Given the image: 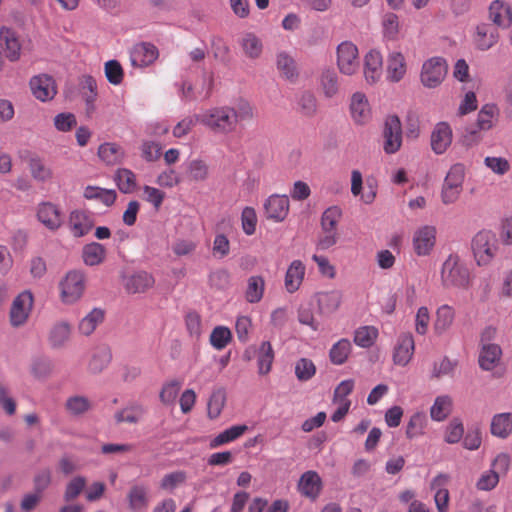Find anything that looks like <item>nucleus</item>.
Returning a JSON list of instances; mask_svg holds the SVG:
<instances>
[{"instance_id":"obj_1","label":"nucleus","mask_w":512,"mask_h":512,"mask_svg":"<svg viewBox=\"0 0 512 512\" xmlns=\"http://www.w3.org/2000/svg\"><path fill=\"white\" fill-rule=\"evenodd\" d=\"M199 119L201 124L216 134H229L237 128L235 109L229 106L202 111Z\"/></svg>"},{"instance_id":"obj_2","label":"nucleus","mask_w":512,"mask_h":512,"mask_svg":"<svg viewBox=\"0 0 512 512\" xmlns=\"http://www.w3.org/2000/svg\"><path fill=\"white\" fill-rule=\"evenodd\" d=\"M470 273L468 268L460 261L456 254H450L442 264L441 282L445 288H467Z\"/></svg>"},{"instance_id":"obj_3","label":"nucleus","mask_w":512,"mask_h":512,"mask_svg":"<svg viewBox=\"0 0 512 512\" xmlns=\"http://www.w3.org/2000/svg\"><path fill=\"white\" fill-rule=\"evenodd\" d=\"M465 178V168L462 164H454L448 171L441 190V200L444 204L456 202L462 192Z\"/></svg>"},{"instance_id":"obj_4","label":"nucleus","mask_w":512,"mask_h":512,"mask_svg":"<svg viewBox=\"0 0 512 512\" xmlns=\"http://www.w3.org/2000/svg\"><path fill=\"white\" fill-rule=\"evenodd\" d=\"M497 240L490 231L478 232L472 240V251L479 266L487 265L495 256Z\"/></svg>"},{"instance_id":"obj_5","label":"nucleus","mask_w":512,"mask_h":512,"mask_svg":"<svg viewBox=\"0 0 512 512\" xmlns=\"http://www.w3.org/2000/svg\"><path fill=\"white\" fill-rule=\"evenodd\" d=\"M447 63L442 57H432L425 61L421 71V82L425 87L435 88L447 74Z\"/></svg>"},{"instance_id":"obj_6","label":"nucleus","mask_w":512,"mask_h":512,"mask_svg":"<svg viewBox=\"0 0 512 512\" xmlns=\"http://www.w3.org/2000/svg\"><path fill=\"white\" fill-rule=\"evenodd\" d=\"M337 66L344 75L355 74L360 66L358 48L350 41H344L337 47Z\"/></svg>"},{"instance_id":"obj_7","label":"nucleus","mask_w":512,"mask_h":512,"mask_svg":"<svg viewBox=\"0 0 512 512\" xmlns=\"http://www.w3.org/2000/svg\"><path fill=\"white\" fill-rule=\"evenodd\" d=\"M383 150L386 154H394L402 145V125L396 115L388 116L383 127Z\"/></svg>"},{"instance_id":"obj_8","label":"nucleus","mask_w":512,"mask_h":512,"mask_svg":"<svg viewBox=\"0 0 512 512\" xmlns=\"http://www.w3.org/2000/svg\"><path fill=\"white\" fill-rule=\"evenodd\" d=\"M62 299L66 303L77 301L84 291V275L80 271H70L60 283Z\"/></svg>"},{"instance_id":"obj_9","label":"nucleus","mask_w":512,"mask_h":512,"mask_svg":"<svg viewBox=\"0 0 512 512\" xmlns=\"http://www.w3.org/2000/svg\"><path fill=\"white\" fill-rule=\"evenodd\" d=\"M33 306V296L30 291H23L13 301L10 310V322L14 327L22 326L28 319Z\"/></svg>"},{"instance_id":"obj_10","label":"nucleus","mask_w":512,"mask_h":512,"mask_svg":"<svg viewBox=\"0 0 512 512\" xmlns=\"http://www.w3.org/2000/svg\"><path fill=\"white\" fill-rule=\"evenodd\" d=\"M436 242V228L425 225L417 229L413 236V248L418 256H427L431 253Z\"/></svg>"},{"instance_id":"obj_11","label":"nucleus","mask_w":512,"mask_h":512,"mask_svg":"<svg viewBox=\"0 0 512 512\" xmlns=\"http://www.w3.org/2000/svg\"><path fill=\"white\" fill-rule=\"evenodd\" d=\"M30 88L35 98L42 102L51 100L56 95L54 79L47 74L32 77L30 80Z\"/></svg>"},{"instance_id":"obj_12","label":"nucleus","mask_w":512,"mask_h":512,"mask_svg":"<svg viewBox=\"0 0 512 512\" xmlns=\"http://www.w3.org/2000/svg\"><path fill=\"white\" fill-rule=\"evenodd\" d=\"M322 487L323 482L320 475L313 470L304 472L297 483L299 493L312 500L320 495Z\"/></svg>"},{"instance_id":"obj_13","label":"nucleus","mask_w":512,"mask_h":512,"mask_svg":"<svg viewBox=\"0 0 512 512\" xmlns=\"http://www.w3.org/2000/svg\"><path fill=\"white\" fill-rule=\"evenodd\" d=\"M158 58V49L151 43L136 44L130 52V61L134 67H147Z\"/></svg>"},{"instance_id":"obj_14","label":"nucleus","mask_w":512,"mask_h":512,"mask_svg":"<svg viewBox=\"0 0 512 512\" xmlns=\"http://www.w3.org/2000/svg\"><path fill=\"white\" fill-rule=\"evenodd\" d=\"M38 220L49 230L59 229L63 223L61 210L50 202L41 203L37 209Z\"/></svg>"},{"instance_id":"obj_15","label":"nucleus","mask_w":512,"mask_h":512,"mask_svg":"<svg viewBox=\"0 0 512 512\" xmlns=\"http://www.w3.org/2000/svg\"><path fill=\"white\" fill-rule=\"evenodd\" d=\"M266 217L276 222L283 221L289 211V199L286 195H271L264 203Z\"/></svg>"},{"instance_id":"obj_16","label":"nucleus","mask_w":512,"mask_h":512,"mask_svg":"<svg viewBox=\"0 0 512 512\" xmlns=\"http://www.w3.org/2000/svg\"><path fill=\"white\" fill-rule=\"evenodd\" d=\"M414 339L411 333H401L394 348L393 361L396 365L405 366L414 353Z\"/></svg>"},{"instance_id":"obj_17","label":"nucleus","mask_w":512,"mask_h":512,"mask_svg":"<svg viewBox=\"0 0 512 512\" xmlns=\"http://www.w3.org/2000/svg\"><path fill=\"white\" fill-rule=\"evenodd\" d=\"M112 360V352L108 345L101 344L96 346L90 354L88 361V371L97 375L102 373Z\"/></svg>"},{"instance_id":"obj_18","label":"nucleus","mask_w":512,"mask_h":512,"mask_svg":"<svg viewBox=\"0 0 512 512\" xmlns=\"http://www.w3.org/2000/svg\"><path fill=\"white\" fill-rule=\"evenodd\" d=\"M383 59L378 50H370L364 58V77L370 84L376 83L382 74Z\"/></svg>"},{"instance_id":"obj_19","label":"nucleus","mask_w":512,"mask_h":512,"mask_svg":"<svg viewBox=\"0 0 512 512\" xmlns=\"http://www.w3.org/2000/svg\"><path fill=\"white\" fill-rule=\"evenodd\" d=\"M319 314L330 316L339 308L342 301V294L338 290L319 292L316 294Z\"/></svg>"},{"instance_id":"obj_20","label":"nucleus","mask_w":512,"mask_h":512,"mask_svg":"<svg viewBox=\"0 0 512 512\" xmlns=\"http://www.w3.org/2000/svg\"><path fill=\"white\" fill-rule=\"evenodd\" d=\"M0 42L4 45V52L6 58L15 62L19 60L21 55V44L16 33L7 27L0 29Z\"/></svg>"},{"instance_id":"obj_21","label":"nucleus","mask_w":512,"mask_h":512,"mask_svg":"<svg viewBox=\"0 0 512 512\" xmlns=\"http://www.w3.org/2000/svg\"><path fill=\"white\" fill-rule=\"evenodd\" d=\"M489 18L499 27H509L512 23V9L508 3L495 0L489 7Z\"/></svg>"},{"instance_id":"obj_22","label":"nucleus","mask_w":512,"mask_h":512,"mask_svg":"<svg viewBox=\"0 0 512 512\" xmlns=\"http://www.w3.org/2000/svg\"><path fill=\"white\" fill-rule=\"evenodd\" d=\"M93 225V219L86 212L75 210L70 213L69 227L75 237L86 235L92 229Z\"/></svg>"},{"instance_id":"obj_23","label":"nucleus","mask_w":512,"mask_h":512,"mask_svg":"<svg viewBox=\"0 0 512 512\" xmlns=\"http://www.w3.org/2000/svg\"><path fill=\"white\" fill-rule=\"evenodd\" d=\"M452 141V132L448 124L439 123L434 128L431 135V147L436 154H442L446 151Z\"/></svg>"},{"instance_id":"obj_24","label":"nucleus","mask_w":512,"mask_h":512,"mask_svg":"<svg viewBox=\"0 0 512 512\" xmlns=\"http://www.w3.org/2000/svg\"><path fill=\"white\" fill-rule=\"evenodd\" d=\"M350 112L354 122L357 124H364L370 119L368 100L363 93L356 92L352 95Z\"/></svg>"},{"instance_id":"obj_25","label":"nucleus","mask_w":512,"mask_h":512,"mask_svg":"<svg viewBox=\"0 0 512 512\" xmlns=\"http://www.w3.org/2000/svg\"><path fill=\"white\" fill-rule=\"evenodd\" d=\"M155 280L151 274L145 271H138L127 277L125 280V288L129 293H143L151 288Z\"/></svg>"},{"instance_id":"obj_26","label":"nucleus","mask_w":512,"mask_h":512,"mask_svg":"<svg viewBox=\"0 0 512 512\" xmlns=\"http://www.w3.org/2000/svg\"><path fill=\"white\" fill-rule=\"evenodd\" d=\"M406 73L405 58L401 52L391 51L387 57V78L392 82L400 81Z\"/></svg>"},{"instance_id":"obj_27","label":"nucleus","mask_w":512,"mask_h":512,"mask_svg":"<svg viewBox=\"0 0 512 512\" xmlns=\"http://www.w3.org/2000/svg\"><path fill=\"white\" fill-rule=\"evenodd\" d=\"M305 265L300 260H294L289 265L285 275V288L287 292L297 291L304 279Z\"/></svg>"},{"instance_id":"obj_28","label":"nucleus","mask_w":512,"mask_h":512,"mask_svg":"<svg viewBox=\"0 0 512 512\" xmlns=\"http://www.w3.org/2000/svg\"><path fill=\"white\" fill-rule=\"evenodd\" d=\"M71 335V327L67 322H58L54 324L48 334L49 345L53 349H59L65 346Z\"/></svg>"},{"instance_id":"obj_29","label":"nucleus","mask_w":512,"mask_h":512,"mask_svg":"<svg viewBox=\"0 0 512 512\" xmlns=\"http://www.w3.org/2000/svg\"><path fill=\"white\" fill-rule=\"evenodd\" d=\"M498 31L495 27L489 24H480L476 28L475 42L480 50H488L498 40Z\"/></svg>"},{"instance_id":"obj_30","label":"nucleus","mask_w":512,"mask_h":512,"mask_svg":"<svg viewBox=\"0 0 512 512\" xmlns=\"http://www.w3.org/2000/svg\"><path fill=\"white\" fill-rule=\"evenodd\" d=\"M501 348L497 344L483 343L480 355L479 365L483 370H492L500 360Z\"/></svg>"},{"instance_id":"obj_31","label":"nucleus","mask_w":512,"mask_h":512,"mask_svg":"<svg viewBox=\"0 0 512 512\" xmlns=\"http://www.w3.org/2000/svg\"><path fill=\"white\" fill-rule=\"evenodd\" d=\"M148 489L144 485H134L130 488L127 499L129 509L133 512H140L148 506Z\"/></svg>"},{"instance_id":"obj_32","label":"nucleus","mask_w":512,"mask_h":512,"mask_svg":"<svg viewBox=\"0 0 512 512\" xmlns=\"http://www.w3.org/2000/svg\"><path fill=\"white\" fill-rule=\"evenodd\" d=\"M320 88L325 98L331 99L339 92V78L333 69H325L320 75Z\"/></svg>"},{"instance_id":"obj_33","label":"nucleus","mask_w":512,"mask_h":512,"mask_svg":"<svg viewBox=\"0 0 512 512\" xmlns=\"http://www.w3.org/2000/svg\"><path fill=\"white\" fill-rule=\"evenodd\" d=\"M512 432V413H500L491 421V433L498 438H507Z\"/></svg>"},{"instance_id":"obj_34","label":"nucleus","mask_w":512,"mask_h":512,"mask_svg":"<svg viewBox=\"0 0 512 512\" xmlns=\"http://www.w3.org/2000/svg\"><path fill=\"white\" fill-rule=\"evenodd\" d=\"M265 281L260 275L250 276L247 280L245 299L248 303L255 304L261 301L264 295Z\"/></svg>"},{"instance_id":"obj_35","label":"nucleus","mask_w":512,"mask_h":512,"mask_svg":"<svg viewBox=\"0 0 512 512\" xmlns=\"http://www.w3.org/2000/svg\"><path fill=\"white\" fill-rule=\"evenodd\" d=\"M98 156L107 165H116L122 161L124 151L116 143H103L98 148Z\"/></svg>"},{"instance_id":"obj_36","label":"nucleus","mask_w":512,"mask_h":512,"mask_svg":"<svg viewBox=\"0 0 512 512\" xmlns=\"http://www.w3.org/2000/svg\"><path fill=\"white\" fill-rule=\"evenodd\" d=\"M455 312L453 308L447 304L440 306L436 312L434 329L437 334L445 333L453 324Z\"/></svg>"},{"instance_id":"obj_37","label":"nucleus","mask_w":512,"mask_h":512,"mask_svg":"<svg viewBox=\"0 0 512 512\" xmlns=\"http://www.w3.org/2000/svg\"><path fill=\"white\" fill-rule=\"evenodd\" d=\"M29 369L34 378L45 379L51 374L53 364L49 357L44 355H36L32 357Z\"/></svg>"},{"instance_id":"obj_38","label":"nucleus","mask_w":512,"mask_h":512,"mask_svg":"<svg viewBox=\"0 0 512 512\" xmlns=\"http://www.w3.org/2000/svg\"><path fill=\"white\" fill-rule=\"evenodd\" d=\"M104 320V311L100 308L91 310L79 323V332L82 335H91L96 327Z\"/></svg>"},{"instance_id":"obj_39","label":"nucleus","mask_w":512,"mask_h":512,"mask_svg":"<svg viewBox=\"0 0 512 512\" xmlns=\"http://www.w3.org/2000/svg\"><path fill=\"white\" fill-rule=\"evenodd\" d=\"M297 110L306 117H313L317 112V100L310 91H302L296 96Z\"/></svg>"},{"instance_id":"obj_40","label":"nucleus","mask_w":512,"mask_h":512,"mask_svg":"<svg viewBox=\"0 0 512 512\" xmlns=\"http://www.w3.org/2000/svg\"><path fill=\"white\" fill-rule=\"evenodd\" d=\"M106 250L104 246L97 242H92L83 247L82 257L86 265L95 266L100 264L105 258Z\"/></svg>"},{"instance_id":"obj_41","label":"nucleus","mask_w":512,"mask_h":512,"mask_svg":"<svg viewBox=\"0 0 512 512\" xmlns=\"http://www.w3.org/2000/svg\"><path fill=\"white\" fill-rule=\"evenodd\" d=\"M452 399L448 395L436 397L430 408V416L434 421L441 422L450 414Z\"/></svg>"},{"instance_id":"obj_42","label":"nucleus","mask_w":512,"mask_h":512,"mask_svg":"<svg viewBox=\"0 0 512 512\" xmlns=\"http://www.w3.org/2000/svg\"><path fill=\"white\" fill-rule=\"evenodd\" d=\"M248 429L246 425H234L230 428L224 430L220 434H218L216 437H214L210 442L211 448H216L221 445L227 444L229 442H232L239 438L241 435L245 433V431Z\"/></svg>"},{"instance_id":"obj_43","label":"nucleus","mask_w":512,"mask_h":512,"mask_svg":"<svg viewBox=\"0 0 512 512\" xmlns=\"http://www.w3.org/2000/svg\"><path fill=\"white\" fill-rule=\"evenodd\" d=\"M274 360V352L269 341H264L259 347L257 362L259 374L265 375L270 372Z\"/></svg>"},{"instance_id":"obj_44","label":"nucleus","mask_w":512,"mask_h":512,"mask_svg":"<svg viewBox=\"0 0 512 512\" xmlns=\"http://www.w3.org/2000/svg\"><path fill=\"white\" fill-rule=\"evenodd\" d=\"M116 192L112 189H104L95 186L85 188L84 197L102 202L106 206H111L116 200Z\"/></svg>"},{"instance_id":"obj_45","label":"nucleus","mask_w":512,"mask_h":512,"mask_svg":"<svg viewBox=\"0 0 512 512\" xmlns=\"http://www.w3.org/2000/svg\"><path fill=\"white\" fill-rule=\"evenodd\" d=\"M241 47L245 55L250 59L259 58L263 49L261 40L253 33H246L242 37Z\"/></svg>"},{"instance_id":"obj_46","label":"nucleus","mask_w":512,"mask_h":512,"mask_svg":"<svg viewBox=\"0 0 512 512\" xmlns=\"http://www.w3.org/2000/svg\"><path fill=\"white\" fill-rule=\"evenodd\" d=\"M351 348L352 345L348 339H340L330 349L329 356L331 362L335 365L343 364L347 360L351 352Z\"/></svg>"},{"instance_id":"obj_47","label":"nucleus","mask_w":512,"mask_h":512,"mask_svg":"<svg viewBox=\"0 0 512 512\" xmlns=\"http://www.w3.org/2000/svg\"><path fill=\"white\" fill-rule=\"evenodd\" d=\"M65 408L72 416H81L91 408L89 399L82 395H74L66 400Z\"/></svg>"},{"instance_id":"obj_48","label":"nucleus","mask_w":512,"mask_h":512,"mask_svg":"<svg viewBox=\"0 0 512 512\" xmlns=\"http://www.w3.org/2000/svg\"><path fill=\"white\" fill-rule=\"evenodd\" d=\"M378 335V331L373 326L359 327L354 333V343L362 348L371 347Z\"/></svg>"},{"instance_id":"obj_49","label":"nucleus","mask_w":512,"mask_h":512,"mask_svg":"<svg viewBox=\"0 0 512 512\" xmlns=\"http://www.w3.org/2000/svg\"><path fill=\"white\" fill-rule=\"evenodd\" d=\"M427 417L424 412H416L411 417L406 427V436L409 439L418 437L424 433Z\"/></svg>"},{"instance_id":"obj_50","label":"nucleus","mask_w":512,"mask_h":512,"mask_svg":"<svg viewBox=\"0 0 512 512\" xmlns=\"http://www.w3.org/2000/svg\"><path fill=\"white\" fill-rule=\"evenodd\" d=\"M382 31L385 39L395 40L399 33V19L395 13L388 12L382 17Z\"/></svg>"},{"instance_id":"obj_51","label":"nucleus","mask_w":512,"mask_h":512,"mask_svg":"<svg viewBox=\"0 0 512 512\" xmlns=\"http://www.w3.org/2000/svg\"><path fill=\"white\" fill-rule=\"evenodd\" d=\"M117 186L123 193H131L136 186V176L129 169H119L115 175Z\"/></svg>"},{"instance_id":"obj_52","label":"nucleus","mask_w":512,"mask_h":512,"mask_svg":"<svg viewBox=\"0 0 512 512\" xmlns=\"http://www.w3.org/2000/svg\"><path fill=\"white\" fill-rule=\"evenodd\" d=\"M232 334L225 326L215 327L210 334V344L217 350H222L231 341Z\"/></svg>"},{"instance_id":"obj_53","label":"nucleus","mask_w":512,"mask_h":512,"mask_svg":"<svg viewBox=\"0 0 512 512\" xmlns=\"http://www.w3.org/2000/svg\"><path fill=\"white\" fill-rule=\"evenodd\" d=\"M277 68L287 79L292 80L297 76L295 61L285 52L277 55Z\"/></svg>"},{"instance_id":"obj_54","label":"nucleus","mask_w":512,"mask_h":512,"mask_svg":"<svg viewBox=\"0 0 512 512\" xmlns=\"http://www.w3.org/2000/svg\"><path fill=\"white\" fill-rule=\"evenodd\" d=\"M86 479L83 476H76L71 479L65 488L63 498L66 502L75 500L84 490Z\"/></svg>"},{"instance_id":"obj_55","label":"nucleus","mask_w":512,"mask_h":512,"mask_svg":"<svg viewBox=\"0 0 512 512\" xmlns=\"http://www.w3.org/2000/svg\"><path fill=\"white\" fill-rule=\"evenodd\" d=\"M498 110L495 105L486 104L478 113L477 126L480 130H489L493 126V119Z\"/></svg>"},{"instance_id":"obj_56","label":"nucleus","mask_w":512,"mask_h":512,"mask_svg":"<svg viewBox=\"0 0 512 512\" xmlns=\"http://www.w3.org/2000/svg\"><path fill=\"white\" fill-rule=\"evenodd\" d=\"M226 394L223 389H218L212 393L208 401V415L214 419L218 417L225 405Z\"/></svg>"},{"instance_id":"obj_57","label":"nucleus","mask_w":512,"mask_h":512,"mask_svg":"<svg viewBox=\"0 0 512 512\" xmlns=\"http://www.w3.org/2000/svg\"><path fill=\"white\" fill-rule=\"evenodd\" d=\"M316 373L314 363L307 358L299 359L295 364V375L300 381H308Z\"/></svg>"},{"instance_id":"obj_58","label":"nucleus","mask_w":512,"mask_h":512,"mask_svg":"<svg viewBox=\"0 0 512 512\" xmlns=\"http://www.w3.org/2000/svg\"><path fill=\"white\" fill-rule=\"evenodd\" d=\"M342 210L338 206H331L327 208L321 217V229H334L336 230L337 224L341 218Z\"/></svg>"},{"instance_id":"obj_59","label":"nucleus","mask_w":512,"mask_h":512,"mask_svg":"<svg viewBox=\"0 0 512 512\" xmlns=\"http://www.w3.org/2000/svg\"><path fill=\"white\" fill-rule=\"evenodd\" d=\"M30 171L33 178L40 182H46L52 178V170L40 159H31Z\"/></svg>"},{"instance_id":"obj_60","label":"nucleus","mask_w":512,"mask_h":512,"mask_svg":"<svg viewBox=\"0 0 512 512\" xmlns=\"http://www.w3.org/2000/svg\"><path fill=\"white\" fill-rule=\"evenodd\" d=\"M143 413V409L141 406H133L124 408L121 411L116 412L115 420L117 423H137L140 416Z\"/></svg>"},{"instance_id":"obj_61","label":"nucleus","mask_w":512,"mask_h":512,"mask_svg":"<svg viewBox=\"0 0 512 512\" xmlns=\"http://www.w3.org/2000/svg\"><path fill=\"white\" fill-rule=\"evenodd\" d=\"M141 155L147 162H154L161 156L162 147L160 143L146 140L141 144Z\"/></svg>"},{"instance_id":"obj_62","label":"nucleus","mask_w":512,"mask_h":512,"mask_svg":"<svg viewBox=\"0 0 512 512\" xmlns=\"http://www.w3.org/2000/svg\"><path fill=\"white\" fill-rule=\"evenodd\" d=\"M186 480V473L184 471H176L169 474H166L161 482L160 487L163 490L172 492L179 485L183 484Z\"/></svg>"},{"instance_id":"obj_63","label":"nucleus","mask_w":512,"mask_h":512,"mask_svg":"<svg viewBox=\"0 0 512 512\" xmlns=\"http://www.w3.org/2000/svg\"><path fill=\"white\" fill-rule=\"evenodd\" d=\"M105 76L113 85H119L122 82L123 69L117 60H109L105 63Z\"/></svg>"},{"instance_id":"obj_64","label":"nucleus","mask_w":512,"mask_h":512,"mask_svg":"<svg viewBox=\"0 0 512 512\" xmlns=\"http://www.w3.org/2000/svg\"><path fill=\"white\" fill-rule=\"evenodd\" d=\"M463 434V424L459 419L455 418L447 426L444 439L449 444H455L461 440Z\"/></svg>"}]
</instances>
